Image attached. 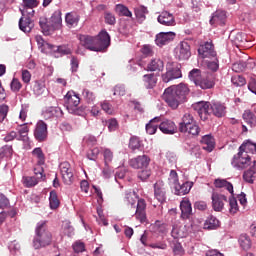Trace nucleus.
<instances>
[{
    "mask_svg": "<svg viewBox=\"0 0 256 256\" xmlns=\"http://www.w3.org/2000/svg\"><path fill=\"white\" fill-rule=\"evenodd\" d=\"M198 55L202 57V59H211L217 57V52L213 46V42H205L200 45L198 48Z\"/></svg>",
    "mask_w": 256,
    "mask_h": 256,
    "instance_id": "nucleus-11",
    "label": "nucleus"
},
{
    "mask_svg": "<svg viewBox=\"0 0 256 256\" xmlns=\"http://www.w3.org/2000/svg\"><path fill=\"white\" fill-rule=\"evenodd\" d=\"M188 77H189L190 81H192L194 83V85H197L202 77L201 70L197 69V68L192 69L189 72Z\"/></svg>",
    "mask_w": 256,
    "mask_h": 256,
    "instance_id": "nucleus-49",
    "label": "nucleus"
},
{
    "mask_svg": "<svg viewBox=\"0 0 256 256\" xmlns=\"http://www.w3.org/2000/svg\"><path fill=\"white\" fill-rule=\"evenodd\" d=\"M134 13L138 23H143L147 19V15H149V10L145 6H140L135 8Z\"/></svg>",
    "mask_w": 256,
    "mask_h": 256,
    "instance_id": "nucleus-36",
    "label": "nucleus"
},
{
    "mask_svg": "<svg viewBox=\"0 0 256 256\" xmlns=\"http://www.w3.org/2000/svg\"><path fill=\"white\" fill-rule=\"evenodd\" d=\"M111 45V36L106 30H102L96 37H94V51L99 53L105 51Z\"/></svg>",
    "mask_w": 256,
    "mask_h": 256,
    "instance_id": "nucleus-7",
    "label": "nucleus"
},
{
    "mask_svg": "<svg viewBox=\"0 0 256 256\" xmlns=\"http://www.w3.org/2000/svg\"><path fill=\"white\" fill-rule=\"evenodd\" d=\"M126 205H130L132 209H136L134 216L140 223H147V202L143 198H139L135 192H126L124 197Z\"/></svg>",
    "mask_w": 256,
    "mask_h": 256,
    "instance_id": "nucleus-2",
    "label": "nucleus"
},
{
    "mask_svg": "<svg viewBox=\"0 0 256 256\" xmlns=\"http://www.w3.org/2000/svg\"><path fill=\"white\" fill-rule=\"evenodd\" d=\"M193 188V182L186 181L181 183L174 184V195L183 196L189 194L191 189Z\"/></svg>",
    "mask_w": 256,
    "mask_h": 256,
    "instance_id": "nucleus-22",
    "label": "nucleus"
},
{
    "mask_svg": "<svg viewBox=\"0 0 256 256\" xmlns=\"http://www.w3.org/2000/svg\"><path fill=\"white\" fill-rule=\"evenodd\" d=\"M104 21L106 25H115L117 18H115V14L106 11L104 12Z\"/></svg>",
    "mask_w": 256,
    "mask_h": 256,
    "instance_id": "nucleus-58",
    "label": "nucleus"
},
{
    "mask_svg": "<svg viewBox=\"0 0 256 256\" xmlns=\"http://www.w3.org/2000/svg\"><path fill=\"white\" fill-rule=\"evenodd\" d=\"M187 95H189V87L181 83L177 86L166 88L162 95V99L171 109H178L181 103H185Z\"/></svg>",
    "mask_w": 256,
    "mask_h": 256,
    "instance_id": "nucleus-1",
    "label": "nucleus"
},
{
    "mask_svg": "<svg viewBox=\"0 0 256 256\" xmlns=\"http://www.w3.org/2000/svg\"><path fill=\"white\" fill-rule=\"evenodd\" d=\"M190 154L196 157V159H201V146L193 144L190 147Z\"/></svg>",
    "mask_w": 256,
    "mask_h": 256,
    "instance_id": "nucleus-62",
    "label": "nucleus"
},
{
    "mask_svg": "<svg viewBox=\"0 0 256 256\" xmlns=\"http://www.w3.org/2000/svg\"><path fill=\"white\" fill-rule=\"evenodd\" d=\"M214 185L217 189H227L231 195H233V184L225 179H215Z\"/></svg>",
    "mask_w": 256,
    "mask_h": 256,
    "instance_id": "nucleus-38",
    "label": "nucleus"
},
{
    "mask_svg": "<svg viewBox=\"0 0 256 256\" xmlns=\"http://www.w3.org/2000/svg\"><path fill=\"white\" fill-rule=\"evenodd\" d=\"M210 25L217 27H223L225 23H227V12L225 10L218 9L214 13H212L210 21Z\"/></svg>",
    "mask_w": 256,
    "mask_h": 256,
    "instance_id": "nucleus-13",
    "label": "nucleus"
},
{
    "mask_svg": "<svg viewBox=\"0 0 256 256\" xmlns=\"http://www.w3.org/2000/svg\"><path fill=\"white\" fill-rule=\"evenodd\" d=\"M158 123H161V117H155L146 124V132L148 135H155L157 133V129L159 128Z\"/></svg>",
    "mask_w": 256,
    "mask_h": 256,
    "instance_id": "nucleus-33",
    "label": "nucleus"
},
{
    "mask_svg": "<svg viewBox=\"0 0 256 256\" xmlns=\"http://www.w3.org/2000/svg\"><path fill=\"white\" fill-rule=\"evenodd\" d=\"M229 213L231 215H235L239 212V204L237 203V198L233 197V194H231V197L229 198Z\"/></svg>",
    "mask_w": 256,
    "mask_h": 256,
    "instance_id": "nucleus-52",
    "label": "nucleus"
},
{
    "mask_svg": "<svg viewBox=\"0 0 256 256\" xmlns=\"http://www.w3.org/2000/svg\"><path fill=\"white\" fill-rule=\"evenodd\" d=\"M200 144L204 151L211 153L215 149V138L211 134L204 135L200 140Z\"/></svg>",
    "mask_w": 256,
    "mask_h": 256,
    "instance_id": "nucleus-23",
    "label": "nucleus"
},
{
    "mask_svg": "<svg viewBox=\"0 0 256 256\" xmlns=\"http://www.w3.org/2000/svg\"><path fill=\"white\" fill-rule=\"evenodd\" d=\"M180 133H188L192 137H199L201 127L197 124V120L190 113H185L178 125Z\"/></svg>",
    "mask_w": 256,
    "mask_h": 256,
    "instance_id": "nucleus-5",
    "label": "nucleus"
},
{
    "mask_svg": "<svg viewBox=\"0 0 256 256\" xmlns=\"http://www.w3.org/2000/svg\"><path fill=\"white\" fill-rule=\"evenodd\" d=\"M212 207L214 211L221 212L225 207V203H227V196L225 194H219L217 192H213L212 196Z\"/></svg>",
    "mask_w": 256,
    "mask_h": 256,
    "instance_id": "nucleus-16",
    "label": "nucleus"
},
{
    "mask_svg": "<svg viewBox=\"0 0 256 256\" xmlns=\"http://www.w3.org/2000/svg\"><path fill=\"white\" fill-rule=\"evenodd\" d=\"M171 235L174 239H179V238L183 239V237H185V233L181 231L180 223L173 224Z\"/></svg>",
    "mask_w": 256,
    "mask_h": 256,
    "instance_id": "nucleus-50",
    "label": "nucleus"
},
{
    "mask_svg": "<svg viewBox=\"0 0 256 256\" xmlns=\"http://www.w3.org/2000/svg\"><path fill=\"white\" fill-rule=\"evenodd\" d=\"M49 205L50 209L52 210L58 209L59 205H61V202L59 201V197L57 196V192L55 190H52L50 192Z\"/></svg>",
    "mask_w": 256,
    "mask_h": 256,
    "instance_id": "nucleus-45",
    "label": "nucleus"
},
{
    "mask_svg": "<svg viewBox=\"0 0 256 256\" xmlns=\"http://www.w3.org/2000/svg\"><path fill=\"white\" fill-rule=\"evenodd\" d=\"M22 7L20 8L21 15H35V8L39 7V0H22Z\"/></svg>",
    "mask_w": 256,
    "mask_h": 256,
    "instance_id": "nucleus-19",
    "label": "nucleus"
},
{
    "mask_svg": "<svg viewBox=\"0 0 256 256\" xmlns=\"http://www.w3.org/2000/svg\"><path fill=\"white\" fill-rule=\"evenodd\" d=\"M240 247L244 249V251H249L251 249V238L247 234H242L239 237Z\"/></svg>",
    "mask_w": 256,
    "mask_h": 256,
    "instance_id": "nucleus-48",
    "label": "nucleus"
},
{
    "mask_svg": "<svg viewBox=\"0 0 256 256\" xmlns=\"http://www.w3.org/2000/svg\"><path fill=\"white\" fill-rule=\"evenodd\" d=\"M47 87L45 86V81L43 80H36L33 85V93L37 97L46 93Z\"/></svg>",
    "mask_w": 256,
    "mask_h": 256,
    "instance_id": "nucleus-37",
    "label": "nucleus"
},
{
    "mask_svg": "<svg viewBox=\"0 0 256 256\" xmlns=\"http://www.w3.org/2000/svg\"><path fill=\"white\" fill-rule=\"evenodd\" d=\"M64 102L66 109L72 113V115H79V104L81 103V98L74 91H68L64 96Z\"/></svg>",
    "mask_w": 256,
    "mask_h": 256,
    "instance_id": "nucleus-6",
    "label": "nucleus"
},
{
    "mask_svg": "<svg viewBox=\"0 0 256 256\" xmlns=\"http://www.w3.org/2000/svg\"><path fill=\"white\" fill-rule=\"evenodd\" d=\"M74 253H83L85 251V243L81 241L75 242L73 245Z\"/></svg>",
    "mask_w": 256,
    "mask_h": 256,
    "instance_id": "nucleus-64",
    "label": "nucleus"
},
{
    "mask_svg": "<svg viewBox=\"0 0 256 256\" xmlns=\"http://www.w3.org/2000/svg\"><path fill=\"white\" fill-rule=\"evenodd\" d=\"M151 163V158L148 155H139L129 160V165L132 169H147Z\"/></svg>",
    "mask_w": 256,
    "mask_h": 256,
    "instance_id": "nucleus-10",
    "label": "nucleus"
},
{
    "mask_svg": "<svg viewBox=\"0 0 256 256\" xmlns=\"http://www.w3.org/2000/svg\"><path fill=\"white\" fill-rule=\"evenodd\" d=\"M180 210L182 219H189L193 213V208L191 207V201L189 199H184L180 202Z\"/></svg>",
    "mask_w": 256,
    "mask_h": 256,
    "instance_id": "nucleus-28",
    "label": "nucleus"
},
{
    "mask_svg": "<svg viewBox=\"0 0 256 256\" xmlns=\"http://www.w3.org/2000/svg\"><path fill=\"white\" fill-rule=\"evenodd\" d=\"M49 53H59L60 55H71V49L66 48L65 46H55L50 48Z\"/></svg>",
    "mask_w": 256,
    "mask_h": 256,
    "instance_id": "nucleus-53",
    "label": "nucleus"
},
{
    "mask_svg": "<svg viewBox=\"0 0 256 256\" xmlns=\"http://www.w3.org/2000/svg\"><path fill=\"white\" fill-rule=\"evenodd\" d=\"M39 26L42 29V33H44V35L51 34V26H49V24H47V18L41 17L39 19Z\"/></svg>",
    "mask_w": 256,
    "mask_h": 256,
    "instance_id": "nucleus-55",
    "label": "nucleus"
},
{
    "mask_svg": "<svg viewBox=\"0 0 256 256\" xmlns=\"http://www.w3.org/2000/svg\"><path fill=\"white\" fill-rule=\"evenodd\" d=\"M176 54L179 61H187V59L191 57V46L189 45V42H180L176 48Z\"/></svg>",
    "mask_w": 256,
    "mask_h": 256,
    "instance_id": "nucleus-15",
    "label": "nucleus"
},
{
    "mask_svg": "<svg viewBox=\"0 0 256 256\" xmlns=\"http://www.w3.org/2000/svg\"><path fill=\"white\" fill-rule=\"evenodd\" d=\"M157 74L155 73H150V74H145L142 77V82L145 87V89H155L157 87Z\"/></svg>",
    "mask_w": 256,
    "mask_h": 256,
    "instance_id": "nucleus-27",
    "label": "nucleus"
},
{
    "mask_svg": "<svg viewBox=\"0 0 256 256\" xmlns=\"http://www.w3.org/2000/svg\"><path fill=\"white\" fill-rule=\"evenodd\" d=\"M48 136L49 131L47 130V123L43 120L38 121L34 129V139H36L38 143H43L47 141Z\"/></svg>",
    "mask_w": 256,
    "mask_h": 256,
    "instance_id": "nucleus-9",
    "label": "nucleus"
},
{
    "mask_svg": "<svg viewBox=\"0 0 256 256\" xmlns=\"http://www.w3.org/2000/svg\"><path fill=\"white\" fill-rule=\"evenodd\" d=\"M82 99L87 103L88 105H93L95 103V99L97 97L95 96V93L87 88H84L82 90Z\"/></svg>",
    "mask_w": 256,
    "mask_h": 256,
    "instance_id": "nucleus-39",
    "label": "nucleus"
},
{
    "mask_svg": "<svg viewBox=\"0 0 256 256\" xmlns=\"http://www.w3.org/2000/svg\"><path fill=\"white\" fill-rule=\"evenodd\" d=\"M159 129L165 135H174V133H177V126L175 125V122L171 120L161 122L159 124Z\"/></svg>",
    "mask_w": 256,
    "mask_h": 256,
    "instance_id": "nucleus-26",
    "label": "nucleus"
},
{
    "mask_svg": "<svg viewBox=\"0 0 256 256\" xmlns=\"http://www.w3.org/2000/svg\"><path fill=\"white\" fill-rule=\"evenodd\" d=\"M243 180L246 183H250L252 185V183H255V172H253L250 169H248L247 171H244Z\"/></svg>",
    "mask_w": 256,
    "mask_h": 256,
    "instance_id": "nucleus-56",
    "label": "nucleus"
},
{
    "mask_svg": "<svg viewBox=\"0 0 256 256\" xmlns=\"http://www.w3.org/2000/svg\"><path fill=\"white\" fill-rule=\"evenodd\" d=\"M115 10L119 17H133V13L130 12L129 8L123 4H117Z\"/></svg>",
    "mask_w": 256,
    "mask_h": 256,
    "instance_id": "nucleus-46",
    "label": "nucleus"
},
{
    "mask_svg": "<svg viewBox=\"0 0 256 256\" xmlns=\"http://www.w3.org/2000/svg\"><path fill=\"white\" fill-rule=\"evenodd\" d=\"M35 40L37 42L39 49H42V53H45V51H49L50 49H53V44L46 42L43 39V36L37 35L35 37Z\"/></svg>",
    "mask_w": 256,
    "mask_h": 256,
    "instance_id": "nucleus-41",
    "label": "nucleus"
},
{
    "mask_svg": "<svg viewBox=\"0 0 256 256\" xmlns=\"http://www.w3.org/2000/svg\"><path fill=\"white\" fill-rule=\"evenodd\" d=\"M137 177L140 179V181L145 182L151 177V170L144 168L142 171L138 172Z\"/></svg>",
    "mask_w": 256,
    "mask_h": 256,
    "instance_id": "nucleus-59",
    "label": "nucleus"
},
{
    "mask_svg": "<svg viewBox=\"0 0 256 256\" xmlns=\"http://www.w3.org/2000/svg\"><path fill=\"white\" fill-rule=\"evenodd\" d=\"M61 9L54 11L50 18V25L53 31H59L63 27V18H61Z\"/></svg>",
    "mask_w": 256,
    "mask_h": 256,
    "instance_id": "nucleus-25",
    "label": "nucleus"
},
{
    "mask_svg": "<svg viewBox=\"0 0 256 256\" xmlns=\"http://www.w3.org/2000/svg\"><path fill=\"white\" fill-rule=\"evenodd\" d=\"M81 19V16H79V13L72 11L68 12L65 15V23L67 27H77L79 25V21Z\"/></svg>",
    "mask_w": 256,
    "mask_h": 256,
    "instance_id": "nucleus-31",
    "label": "nucleus"
},
{
    "mask_svg": "<svg viewBox=\"0 0 256 256\" xmlns=\"http://www.w3.org/2000/svg\"><path fill=\"white\" fill-rule=\"evenodd\" d=\"M242 117L247 125H250V127H256V116L251 112V110L244 111Z\"/></svg>",
    "mask_w": 256,
    "mask_h": 256,
    "instance_id": "nucleus-42",
    "label": "nucleus"
},
{
    "mask_svg": "<svg viewBox=\"0 0 256 256\" xmlns=\"http://www.w3.org/2000/svg\"><path fill=\"white\" fill-rule=\"evenodd\" d=\"M32 156L37 159V165H45V153H43V149H41V147L34 148Z\"/></svg>",
    "mask_w": 256,
    "mask_h": 256,
    "instance_id": "nucleus-43",
    "label": "nucleus"
},
{
    "mask_svg": "<svg viewBox=\"0 0 256 256\" xmlns=\"http://www.w3.org/2000/svg\"><path fill=\"white\" fill-rule=\"evenodd\" d=\"M255 67V62L253 60H249L248 62L239 61L233 64L232 69L235 73H241L245 71V69H253Z\"/></svg>",
    "mask_w": 256,
    "mask_h": 256,
    "instance_id": "nucleus-32",
    "label": "nucleus"
},
{
    "mask_svg": "<svg viewBox=\"0 0 256 256\" xmlns=\"http://www.w3.org/2000/svg\"><path fill=\"white\" fill-rule=\"evenodd\" d=\"M53 241V234L47 228L46 221H40L36 224L35 235L33 238L34 249H43L49 247Z\"/></svg>",
    "mask_w": 256,
    "mask_h": 256,
    "instance_id": "nucleus-4",
    "label": "nucleus"
},
{
    "mask_svg": "<svg viewBox=\"0 0 256 256\" xmlns=\"http://www.w3.org/2000/svg\"><path fill=\"white\" fill-rule=\"evenodd\" d=\"M103 157H104V163L105 165H109V163H111V161H113V152L111 151V149L106 148L103 152Z\"/></svg>",
    "mask_w": 256,
    "mask_h": 256,
    "instance_id": "nucleus-63",
    "label": "nucleus"
},
{
    "mask_svg": "<svg viewBox=\"0 0 256 256\" xmlns=\"http://www.w3.org/2000/svg\"><path fill=\"white\" fill-rule=\"evenodd\" d=\"M19 137L17 138L18 141H24L27 143L29 141V127L26 124L20 125V129L18 130Z\"/></svg>",
    "mask_w": 256,
    "mask_h": 256,
    "instance_id": "nucleus-44",
    "label": "nucleus"
},
{
    "mask_svg": "<svg viewBox=\"0 0 256 256\" xmlns=\"http://www.w3.org/2000/svg\"><path fill=\"white\" fill-rule=\"evenodd\" d=\"M231 83L234 85V87H243L247 85V80L241 75H234L231 78Z\"/></svg>",
    "mask_w": 256,
    "mask_h": 256,
    "instance_id": "nucleus-51",
    "label": "nucleus"
},
{
    "mask_svg": "<svg viewBox=\"0 0 256 256\" xmlns=\"http://www.w3.org/2000/svg\"><path fill=\"white\" fill-rule=\"evenodd\" d=\"M219 227V220L215 216H210L204 223V229L213 230Z\"/></svg>",
    "mask_w": 256,
    "mask_h": 256,
    "instance_id": "nucleus-47",
    "label": "nucleus"
},
{
    "mask_svg": "<svg viewBox=\"0 0 256 256\" xmlns=\"http://www.w3.org/2000/svg\"><path fill=\"white\" fill-rule=\"evenodd\" d=\"M195 111L202 121H207L210 115L225 117V106L220 102H198L195 104Z\"/></svg>",
    "mask_w": 256,
    "mask_h": 256,
    "instance_id": "nucleus-3",
    "label": "nucleus"
},
{
    "mask_svg": "<svg viewBox=\"0 0 256 256\" xmlns=\"http://www.w3.org/2000/svg\"><path fill=\"white\" fill-rule=\"evenodd\" d=\"M196 87H200V89L207 90L213 89L215 87V78L213 76L201 77Z\"/></svg>",
    "mask_w": 256,
    "mask_h": 256,
    "instance_id": "nucleus-30",
    "label": "nucleus"
},
{
    "mask_svg": "<svg viewBox=\"0 0 256 256\" xmlns=\"http://www.w3.org/2000/svg\"><path fill=\"white\" fill-rule=\"evenodd\" d=\"M175 37V32H160L155 36V44L157 47H165V45H169Z\"/></svg>",
    "mask_w": 256,
    "mask_h": 256,
    "instance_id": "nucleus-14",
    "label": "nucleus"
},
{
    "mask_svg": "<svg viewBox=\"0 0 256 256\" xmlns=\"http://www.w3.org/2000/svg\"><path fill=\"white\" fill-rule=\"evenodd\" d=\"M157 21L160 23V25H164L165 27H175L176 25L175 16L167 11L161 12L157 18Z\"/></svg>",
    "mask_w": 256,
    "mask_h": 256,
    "instance_id": "nucleus-21",
    "label": "nucleus"
},
{
    "mask_svg": "<svg viewBox=\"0 0 256 256\" xmlns=\"http://www.w3.org/2000/svg\"><path fill=\"white\" fill-rule=\"evenodd\" d=\"M154 197L158 203H165L167 201V191L165 190V183L159 180L154 184Z\"/></svg>",
    "mask_w": 256,
    "mask_h": 256,
    "instance_id": "nucleus-18",
    "label": "nucleus"
},
{
    "mask_svg": "<svg viewBox=\"0 0 256 256\" xmlns=\"http://www.w3.org/2000/svg\"><path fill=\"white\" fill-rule=\"evenodd\" d=\"M63 229L65 235H67L68 237H73V235H75V229L73 228V226H71V222H65L63 224Z\"/></svg>",
    "mask_w": 256,
    "mask_h": 256,
    "instance_id": "nucleus-61",
    "label": "nucleus"
},
{
    "mask_svg": "<svg viewBox=\"0 0 256 256\" xmlns=\"http://www.w3.org/2000/svg\"><path fill=\"white\" fill-rule=\"evenodd\" d=\"M181 69L172 68L168 70L166 73L162 74V81L164 83H169V81H173V79H181Z\"/></svg>",
    "mask_w": 256,
    "mask_h": 256,
    "instance_id": "nucleus-29",
    "label": "nucleus"
},
{
    "mask_svg": "<svg viewBox=\"0 0 256 256\" xmlns=\"http://www.w3.org/2000/svg\"><path fill=\"white\" fill-rule=\"evenodd\" d=\"M31 17V15L25 14L19 19V29L23 31V33H31L32 29L35 27Z\"/></svg>",
    "mask_w": 256,
    "mask_h": 256,
    "instance_id": "nucleus-20",
    "label": "nucleus"
},
{
    "mask_svg": "<svg viewBox=\"0 0 256 256\" xmlns=\"http://www.w3.org/2000/svg\"><path fill=\"white\" fill-rule=\"evenodd\" d=\"M153 231L154 233H158V235H165V233H167V224H155Z\"/></svg>",
    "mask_w": 256,
    "mask_h": 256,
    "instance_id": "nucleus-60",
    "label": "nucleus"
},
{
    "mask_svg": "<svg viewBox=\"0 0 256 256\" xmlns=\"http://www.w3.org/2000/svg\"><path fill=\"white\" fill-rule=\"evenodd\" d=\"M165 64L159 58L152 59L148 64L146 70L148 71H163Z\"/></svg>",
    "mask_w": 256,
    "mask_h": 256,
    "instance_id": "nucleus-34",
    "label": "nucleus"
},
{
    "mask_svg": "<svg viewBox=\"0 0 256 256\" xmlns=\"http://www.w3.org/2000/svg\"><path fill=\"white\" fill-rule=\"evenodd\" d=\"M23 87V84H21V81L17 78H13L10 83V89L13 93H19L21 91V88Z\"/></svg>",
    "mask_w": 256,
    "mask_h": 256,
    "instance_id": "nucleus-57",
    "label": "nucleus"
},
{
    "mask_svg": "<svg viewBox=\"0 0 256 256\" xmlns=\"http://www.w3.org/2000/svg\"><path fill=\"white\" fill-rule=\"evenodd\" d=\"M231 165L240 171L247 169V167L251 165V157L247 155V153L241 152V150H239L238 153L233 156Z\"/></svg>",
    "mask_w": 256,
    "mask_h": 256,
    "instance_id": "nucleus-8",
    "label": "nucleus"
},
{
    "mask_svg": "<svg viewBox=\"0 0 256 256\" xmlns=\"http://www.w3.org/2000/svg\"><path fill=\"white\" fill-rule=\"evenodd\" d=\"M239 151L240 153H245L246 151L247 154V151H249L250 153L256 154V143L251 140H247L241 144Z\"/></svg>",
    "mask_w": 256,
    "mask_h": 256,
    "instance_id": "nucleus-40",
    "label": "nucleus"
},
{
    "mask_svg": "<svg viewBox=\"0 0 256 256\" xmlns=\"http://www.w3.org/2000/svg\"><path fill=\"white\" fill-rule=\"evenodd\" d=\"M22 181L25 187H35L39 183V179L33 176H24Z\"/></svg>",
    "mask_w": 256,
    "mask_h": 256,
    "instance_id": "nucleus-54",
    "label": "nucleus"
},
{
    "mask_svg": "<svg viewBox=\"0 0 256 256\" xmlns=\"http://www.w3.org/2000/svg\"><path fill=\"white\" fill-rule=\"evenodd\" d=\"M60 171L63 183L65 185H72L75 178L73 177V168H71V164H69V162H63L60 165Z\"/></svg>",
    "mask_w": 256,
    "mask_h": 256,
    "instance_id": "nucleus-12",
    "label": "nucleus"
},
{
    "mask_svg": "<svg viewBox=\"0 0 256 256\" xmlns=\"http://www.w3.org/2000/svg\"><path fill=\"white\" fill-rule=\"evenodd\" d=\"M42 115L46 121H57L63 117V110L59 107L50 106L43 111Z\"/></svg>",
    "mask_w": 256,
    "mask_h": 256,
    "instance_id": "nucleus-17",
    "label": "nucleus"
},
{
    "mask_svg": "<svg viewBox=\"0 0 256 256\" xmlns=\"http://www.w3.org/2000/svg\"><path fill=\"white\" fill-rule=\"evenodd\" d=\"M78 39L80 41V45L84 47V49H88V51H95V37L80 34Z\"/></svg>",
    "mask_w": 256,
    "mask_h": 256,
    "instance_id": "nucleus-24",
    "label": "nucleus"
},
{
    "mask_svg": "<svg viewBox=\"0 0 256 256\" xmlns=\"http://www.w3.org/2000/svg\"><path fill=\"white\" fill-rule=\"evenodd\" d=\"M129 149H131V151L135 152V151H141L143 150V142L141 141V138L137 137V136H132L129 140V145H128Z\"/></svg>",
    "mask_w": 256,
    "mask_h": 256,
    "instance_id": "nucleus-35",
    "label": "nucleus"
}]
</instances>
